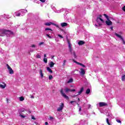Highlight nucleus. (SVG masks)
Here are the masks:
<instances>
[{
	"label": "nucleus",
	"mask_w": 125,
	"mask_h": 125,
	"mask_svg": "<svg viewBox=\"0 0 125 125\" xmlns=\"http://www.w3.org/2000/svg\"><path fill=\"white\" fill-rule=\"evenodd\" d=\"M1 33H2V35H6L7 36H8L9 35H13V32L6 29H2L0 30Z\"/></svg>",
	"instance_id": "nucleus-1"
},
{
	"label": "nucleus",
	"mask_w": 125,
	"mask_h": 125,
	"mask_svg": "<svg viewBox=\"0 0 125 125\" xmlns=\"http://www.w3.org/2000/svg\"><path fill=\"white\" fill-rule=\"evenodd\" d=\"M66 41L68 44V48H69V52L72 54L73 53V49H72V44H71V42H70V40H69V39H68V37L66 38Z\"/></svg>",
	"instance_id": "nucleus-2"
},
{
	"label": "nucleus",
	"mask_w": 125,
	"mask_h": 125,
	"mask_svg": "<svg viewBox=\"0 0 125 125\" xmlns=\"http://www.w3.org/2000/svg\"><path fill=\"white\" fill-rule=\"evenodd\" d=\"M60 93L63 97L65 98V99H66L67 100H69V97H68V96H67L66 94H65V93H64V91H63V89H61Z\"/></svg>",
	"instance_id": "nucleus-3"
},
{
	"label": "nucleus",
	"mask_w": 125,
	"mask_h": 125,
	"mask_svg": "<svg viewBox=\"0 0 125 125\" xmlns=\"http://www.w3.org/2000/svg\"><path fill=\"white\" fill-rule=\"evenodd\" d=\"M44 25H45V26H50V25H53L54 26L57 27V28H59V26L58 25L51 22H46L45 23Z\"/></svg>",
	"instance_id": "nucleus-4"
},
{
	"label": "nucleus",
	"mask_w": 125,
	"mask_h": 125,
	"mask_svg": "<svg viewBox=\"0 0 125 125\" xmlns=\"http://www.w3.org/2000/svg\"><path fill=\"white\" fill-rule=\"evenodd\" d=\"M63 108H64V103H62L61 104V105H60L59 107L57 108V111H58V112H60V111H62V110H63Z\"/></svg>",
	"instance_id": "nucleus-5"
},
{
	"label": "nucleus",
	"mask_w": 125,
	"mask_h": 125,
	"mask_svg": "<svg viewBox=\"0 0 125 125\" xmlns=\"http://www.w3.org/2000/svg\"><path fill=\"white\" fill-rule=\"evenodd\" d=\"M7 69L9 70V74H14V71H13L12 68H11V67L9 66V65H8V64H7Z\"/></svg>",
	"instance_id": "nucleus-6"
},
{
	"label": "nucleus",
	"mask_w": 125,
	"mask_h": 125,
	"mask_svg": "<svg viewBox=\"0 0 125 125\" xmlns=\"http://www.w3.org/2000/svg\"><path fill=\"white\" fill-rule=\"evenodd\" d=\"M115 36H116V37H117L118 38H119V39H121L124 43V44H125V40L124 39V38H123V37H122V36L118 34L117 33H115Z\"/></svg>",
	"instance_id": "nucleus-7"
},
{
	"label": "nucleus",
	"mask_w": 125,
	"mask_h": 125,
	"mask_svg": "<svg viewBox=\"0 0 125 125\" xmlns=\"http://www.w3.org/2000/svg\"><path fill=\"white\" fill-rule=\"evenodd\" d=\"M65 92H66V93H68V92H69V91H70V92H72L73 91H76V89H71L68 87H66L64 89Z\"/></svg>",
	"instance_id": "nucleus-8"
},
{
	"label": "nucleus",
	"mask_w": 125,
	"mask_h": 125,
	"mask_svg": "<svg viewBox=\"0 0 125 125\" xmlns=\"http://www.w3.org/2000/svg\"><path fill=\"white\" fill-rule=\"evenodd\" d=\"M105 24H106L107 26H112L113 22L108 19V20L105 21Z\"/></svg>",
	"instance_id": "nucleus-9"
},
{
	"label": "nucleus",
	"mask_w": 125,
	"mask_h": 125,
	"mask_svg": "<svg viewBox=\"0 0 125 125\" xmlns=\"http://www.w3.org/2000/svg\"><path fill=\"white\" fill-rule=\"evenodd\" d=\"M72 60H73V61L74 63H76V64H77L78 65H80V66H82V67H83V68H85V66L81 62H79L75 61V60H74V59Z\"/></svg>",
	"instance_id": "nucleus-10"
},
{
	"label": "nucleus",
	"mask_w": 125,
	"mask_h": 125,
	"mask_svg": "<svg viewBox=\"0 0 125 125\" xmlns=\"http://www.w3.org/2000/svg\"><path fill=\"white\" fill-rule=\"evenodd\" d=\"M80 75L82 76H84V75H85V70L83 68H80Z\"/></svg>",
	"instance_id": "nucleus-11"
},
{
	"label": "nucleus",
	"mask_w": 125,
	"mask_h": 125,
	"mask_svg": "<svg viewBox=\"0 0 125 125\" xmlns=\"http://www.w3.org/2000/svg\"><path fill=\"white\" fill-rule=\"evenodd\" d=\"M99 106L100 107H103L104 106H108V104H107V103H104V102H100L99 103Z\"/></svg>",
	"instance_id": "nucleus-12"
},
{
	"label": "nucleus",
	"mask_w": 125,
	"mask_h": 125,
	"mask_svg": "<svg viewBox=\"0 0 125 125\" xmlns=\"http://www.w3.org/2000/svg\"><path fill=\"white\" fill-rule=\"evenodd\" d=\"M99 20H100L102 23H104L105 21H104V20L102 19L101 18L97 17L96 19L97 22H98Z\"/></svg>",
	"instance_id": "nucleus-13"
},
{
	"label": "nucleus",
	"mask_w": 125,
	"mask_h": 125,
	"mask_svg": "<svg viewBox=\"0 0 125 125\" xmlns=\"http://www.w3.org/2000/svg\"><path fill=\"white\" fill-rule=\"evenodd\" d=\"M83 87H82L80 90L78 92V94H77V95H81V94H82V93H83Z\"/></svg>",
	"instance_id": "nucleus-14"
},
{
	"label": "nucleus",
	"mask_w": 125,
	"mask_h": 125,
	"mask_svg": "<svg viewBox=\"0 0 125 125\" xmlns=\"http://www.w3.org/2000/svg\"><path fill=\"white\" fill-rule=\"evenodd\" d=\"M61 25L62 26V27H66V26H68V23L66 22H62L61 24Z\"/></svg>",
	"instance_id": "nucleus-15"
},
{
	"label": "nucleus",
	"mask_w": 125,
	"mask_h": 125,
	"mask_svg": "<svg viewBox=\"0 0 125 125\" xmlns=\"http://www.w3.org/2000/svg\"><path fill=\"white\" fill-rule=\"evenodd\" d=\"M54 65H55V63H54V62H50L49 66L50 68H52L53 67H54Z\"/></svg>",
	"instance_id": "nucleus-16"
},
{
	"label": "nucleus",
	"mask_w": 125,
	"mask_h": 125,
	"mask_svg": "<svg viewBox=\"0 0 125 125\" xmlns=\"http://www.w3.org/2000/svg\"><path fill=\"white\" fill-rule=\"evenodd\" d=\"M3 83L4 85L0 84V87H1V88H5V87H6V84H5L4 83Z\"/></svg>",
	"instance_id": "nucleus-17"
},
{
	"label": "nucleus",
	"mask_w": 125,
	"mask_h": 125,
	"mask_svg": "<svg viewBox=\"0 0 125 125\" xmlns=\"http://www.w3.org/2000/svg\"><path fill=\"white\" fill-rule=\"evenodd\" d=\"M84 43V42H83V41H80L78 42L79 45H83V44Z\"/></svg>",
	"instance_id": "nucleus-18"
},
{
	"label": "nucleus",
	"mask_w": 125,
	"mask_h": 125,
	"mask_svg": "<svg viewBox=\"0 0 125 125\" xmlns=\"http://www.w3.org/2000/svg\"><path fill=\"white\" fill-rule=\"evenodd\" d=\"M40 75H41V78H43V74L42 73V70L40 69Z\"/></svg>",
	"instance_id": "nucleus-19"
},
{
	"label": "nucleus",
	"mask_w": 125,
	"mask_h": 125,
	"mask_svg": "<svg viewBox=\"0 0 125 125\" xmlns=\"http://www.w3.org/2000/svg\"><path fill=\"white\" fill-rule=\"evenodd\" d=\"M47 71H48V72L49 73H53L52 70H51L49 67H47Z\"/></svg>",
	"instance_id": "nucleus-20"
},
{
	"label": "nucleus",
	"mask_w": 125,
	"mask_h": 125,
	"mask_svg": "<svg viewBox=\"0 0 125 125\" xmlns=\"http://www.w3.org/2000/svg\"><path fill=\"white\" fill-rule=\"evenodd\" d=\"M85 93H86V94H89V93H90V89L88 88V89L86 90Z\"/></svg>",
	"instance_id": "nucleus-21"
},
{
	"label": "nucleus",
	"mask_w": 125,
	"mask_h": 125,
	"mask_svg": "<svg viewBox=\"0 0 125 125\" xmlns=\"http://www.w3.org/2000/svg\"><path fill=\"white\" fill-rule=\"evenodd\" d=\"M121 80H122V82L125 81V75H124L122 76Z\"/></svg>",
	"instance_id": "nucleus-22"
},
{
	"label": "nucleus",
	"mask_w": 125,
	"mask_h": 125,
	"mask_svg": "<svg viewBox=\"0 0 125 125\" xmlns=\"http://www.w3.org/2000/svg\"><path fill=\"white\" fill-rule=\"evenodd\" d=\"M73 78H70L69 80L67 82V83H73Z\"/></svg>",
	"instance_id": "nucleus-23"
},
{
	"label": "nucleus",
	"mask_w": 125,
	"mask_h": 125,
	"mask_svg": "<svg viewBox=\"0 0 125 125\" xmlns=\"http://www.w3.org/2000/svg\"><path fill=\"white\" fill-rule=\"evenodd\" d=\"M24 100H25V98L23 97H20V101H24Z\"/></svg>",
	"instance_id": "nucleus-24"
},
{
	"label": "nucleus",
	"mask_w": 125,
	"mask_h": 125,
	"mask_svg": "<svg viewBox=\"0 0 125 125\" xmlns=\"http://www.w3.org/2000/svg\"><path fill=\"white\" fill-rule=\"evenodd\" d=\"M106 123L108 125H112V124H111L109 122V119L108 118H106Z\"/></svg>",
	"instance_id": "nucleus-25"
},
{
	"label": "nucleus",
	"mask_w": 125,
	"mask_h": 125,
	"mask_svg": "<svg viewBox=\"0 0 125 125\" xmlns=\"http://www.w3.org/2000/svg\"><path fill=\"white\" fill-rule=\"evenodd\" d=\"M104 17H105V18L107 19V20H109V17H108V15L104 14Z\"/></svg>",
	"instance_id": "nucleus-26"
},
{
	"label": "nucleus",
	"mask_w": 125,
	"mask_h": 125,
	"mask_svg": "<svg viewBox=\"0 0 125 125\" xmlns=\"http://www.w3.org/2000/svg\"><path fill=\"white\" fill-rule=\"evenodd\" d=\"M66 62H67V61H66V60H64L63 61V64H62L63 67H64V66H65L66 65Z\"/></svg>",
	"instance_id": "nucleus-27"
},
{
	"label": "nucleus",
	"mask_w": 125,
	"mask_h": 125,
	"mask_svg": "<svg viewBox=\"0 0 125 125\" xmlns=\"http://www.w3.org/2000/svg\"><path fill=\"white\" fill-rule=\"evenodd\" d=\"M43 61L44 63H47V59L44 58Z\"/></svg>",
	"instance_id": "nucleus-28"
},
{
	"label": "nucleus",
	"mask_w": 125,
	"mask_h": 125,
	"mask_svg": "<svg viewBox=\"0 0 125 125\" xmlns=\"http://www.w3.org/2000/svg\"><path fill=\"white\" fill-rule=\"evenodd\" d=\"M53 79V76H52V75H50L49 76V80H51Z\"/></svg>",
	"instance_id": "nucleus-29"
},
{
	"label": "nucleus",
	"mask_w": 125,
	"mask_h": 125,
	"mask_svg": "<svg viewBox=\"0 0 125 125\" xmlns=\"http://www.w3.org/2000/svg\"><path fill=\"white\" fill-rule=\"evenodd\" d=\"M45 31H51V32H52V29L46 28L45 29Z\"/></svg>",
	"instance_id": "nucleus-30"
},
{
	"label": "nucleus",
	"mask_w": 125,
	"mask_h": 125,
	"mask_svg": "<svg viewBox=\"0 0 125 125\" xmlns=\"http://www.w3.org/2000/svg\"><path fill=\"white\" fill-rule=\"evenodd\" d=\"M73 55L74 58H77V55H76V52L75 51L73 52Z\"/></svg>",
	"instance_id": "nucleus-31"
},
{
	"label": "nucleus",
	"mask_w": 125,
	"mask_h": 125,
	"mask_svg": "<svg viewBox=\"0 0 125 125\" xmlns=\"http://www.w3.org/2000/svg\"><path fill=\"white\" fill-rule=\"evenodd\" d=\"M116 122L117 123H119V124H122V121H121V120H120L119 119L116 120Z\"/></svg>",
	"instance_id": "nucleus-32"
},
{
	"label": "nucleus",
	"mask_w": 125,
	"mask_h": 125,
	"mask_svg": "<svg viewBox=\"0 0 125 125\" xmlns=\"http://www.w3.org/2000/svg\"><path fill=\"white\" fill-rule=\"evenodd\" d=\"M46 37H47L49 39H51V36H49V34H46Z\"/></svg>",
	"instance_id": "nucleus-33"
},
{
	"label": "nucleus",
	"mask_w": 125,
	"mask_h": 125,
	"mask_svg": "<svg viewBox=\"0 0 125 125\" xmlns=\"http://www.w3.org/2000/svg\"><path fill=\"white\" fill-rule=\"evenodd\" d=\"M36 58H41V55L37 54L36 55Z\"/></svg>",
	"instance_id": "nucleus-34"
},
{
	"label": "nucleus",
	"mask_w": 125,
	"mask_h": 125,
	"mask_svg": "<svg viewBox=\"0 0 125 125\" xmlns=\"http://www.w3.org/2000/svg\"><path fill=\"white\" fill-rule=\"evenodd\" d=\"M58 37H59V38H61V39H63V37L62 36V35L59 34L58 35Z\"/></svg>",
	"instance_id": "nucleus-35"
},
{
	"label": "nucleus",
	"mask_w": 125,
	"mask_h": 125,
	"mask_svg": "<svg viewBox=\"0 0 125 125\" xmlns=\"http://www.w3.org/2000/svg\"><path fill=\"white\" fill-rule=\"evenodd\" d=\"M20 15H21V14L20 13H18V14L16 15V16L17 17H20Z\"/></svg>",
	"instance_id": "nucleus-36"
},
{
	"label": "nucleus",
	"mask_w": 125,
	"mask_h": 125,
	"mask_svg": "<svg viewBox=\"0 0 125 125\" xmlns=\"http://www.w3.org/2000/svg\"><path fill=\"white\" fill-rule=\"evenodd\" d=\"M43 43H44V42H41L39 43V45H42V44H43Z\"/></svg>",
	"instance_id": "nucleus-37"
},
{
	"label": "nucleus",
	"mask_w": 125,
	"mask_h": 125,
	"mask_svg": "<svg viewBox=\"0 0 125 125\" xmlns=\"http://www.w3.org/2000/svg\"><path fill=\"white\" fill-rule=\"evenodd\" d=\"M76 103V101H71V102H70V103L71 104H73V103Z\"/></svg>",
	"instance_id": "nucleus-38"
},
{
	"label": "nucleus",
	"mask_w": 125,
	"mask_h": 125,
	"mask_svg": "<svg viewBox=\"0 0 125 125\" xmlns=\"http://www.w3.org/2000/svg\"><path fill=\"white\" fill-rule=\"evenodd\" d=\"M53 119H54L53 117H52V116H49V120H53Z\"/></svg>",
	"instance_id": "nucleus-39"
},
{
	"label": "nucleus",
	"mask_w": 125,
	"mask_h": 125,
	"mask_svg": "<svg viewBox=\"0 0 125 125\" xmlns=\"http://www.w3.org/2000/svg\"><path fill=\"white\" fill-rule=\"evenodd\" d=\"M122 10H123V11H125V6H124V7H123Z\"/></svg>",
	"instance_id": "nucleus-40"
},
{
	"label": "nucleus",
	"mask_w": 125,
	"mask_h": 125,
	"mask_svg": "<svg viewBox=\"0 0 125 125\" xmlns=\"http://www.w3.org/2000/svg\"><path fill=\"white\" fill-rule=\"evenodd\" d=\"M41 2H45V0H40Z\"/></svg>",
	"instance_id": "nucleus-41"
},
{
	"label": "nucleus",
	"mask_w": 125,
	"mask_h": 125,
	"mask_svg": "<svg viewBox=\"0 0 125 125\" xmlns=\"http://www.w3.org/2000/svg\"><path fill=\"white\" fill-rule=\"evenodd\" d=\"M30 98L34 99V98H35V97H34V96L32 95V96H31Z\"/></svg>",
	"instance_id": "nucleus-42"
},
{
	"label": "nucleus",
	"mask_w": 125,
	"mask_h": 125,
	"mask_svg": "<svg viewBox=\"0 0 125 125\" xmlns=\"http://www.w3.org/2000/svg\"><path fill=\"white\" fill-rule=\"evenodd\" d=\"M20 117H21V118H25V116L22 115H20Z\"/></svg>",
	"instance_id": "nucleus-43"
},
{
	"label": "nucleus",
	"mask_w": 125,
	"mask_h": 125,
	"mask_svg": "<svg viewBox=\"0 0 125 125\" xmlns=\"http://www.w3.org/2000/svg\"><path fill=\"white\" fill-rule=\"evenodd\" d=\"M102 17V15H99V18H101Z\"/></svg>",
	"instance_id": "nucleus-44"
},
{
	"label": "nucleus",
	"mask_w": 125,
	"mask_h": 125,
	"mask_svg": "<svg viewBox=\"0 0 125 125\" xmlns=\"http://www.w3.org/2000/svg\"><path fill=\"white\" fill-rule=\"evenodd\" d=\"M31 47H36V45L35 44H33L31 46Z\"/></svg>",
	"instance_id": "nucleus-45"
},
{
	"label": "nucleus",
	"mask_w": 125,
	"mask_h": 125,
	"mask_svg": "<svg viewBox=\"0 0 125 125\" xmlns=\"http://www.w3.org/2000/svg\"><path fill=\"white\" fill-rule=\"evenodd\" d=\"M32 120H36V118L34 116L32 117Z\"/></svg>",
	"instance_id": "nucleus-46"
},
{
	"label": "nucleus",
	"mask_w": 125,
	"mask_h": 125,
	"mask_svg": "<svg viewBox=\"0 0 125 125\" xmlns=\"http://www.w3.org/2000/svg\"><path fill=\"white\" fill-rule=\"evenodd\" d=\"M79 111L81 112V111H82V107L80 106L79 108Z\"/></svg>",
	"instance_id": "nucleus-47"
},
{
	"label": "nucleus",
	"mask_w": 125,
	"mask_h": 125,
	"mask_svg": "<svg viewBox=\"0 0 125 125\" xmlns=\"http://www.w3.org/2000/svg\"><path fill=\"white\" fill-rule=\"evenodd\" d=\"M76 96H78V95H74V96H73L72 97H73L74 98H75V97H76Z\"/></svg>",
	"instance_id": "nucleus-48"
},
{
	"label": "nucleus",
	"mask_w": 125,
	"mask_h": 125,
	"mask_svg": "<svg viewBox=\"0 0 125 125\" xmlns=\"http://www.w3.org/2000/svg\"><path fill=\"white\" fill-rule=\"evenodd\" d=\"M45 125H48V123L45 122Z\"/></svg>",
	"instance_id": "nucleus-49"
},
{
	"label": "nucleus",
	"mask_w": 125,
	"mask_h": 125,
	"mask_svg": "<svg viewBox=\"0 0 125 125\" xmlns=\"http://www.w3.org/2000/svg\"><path fill=\"white\" fill-rule=\"evenodd\" d=\"M44 58H45V57H46V54H44Z\"/></svg>",
	"instance_id": "nucleus-50"
},
{
	"label": "nucleus",
	"mask_w": 125,
	"mask_h": 125,
	"mask_svg": "<svg viewBox=\"0 0 125 125\" xmlns=\"http://www.w3.org/2000/svg\"><path fill=\"white\" fill-rule=\"evenodd\" d=\"M113 26H111V27H110L111 30H113Z\"/></svg>",
	"instance_id": "nucleus-51"
},
{
	"label": "nucleus",
	"mask_w": 125,
	"mask_h": 125,
	"mask_svg": "<svg viewBox=\"0 0 125 125\" xmlns=\"http://www.w3.org/2000/svg\"><path fill=\"white\" fill-rule=\"evenodd\" d=\"M78 100L79 102H80V98H78Z\"/></svg>",
	"instance_id": "nucleus-52"
},
{
	"label": "nucleus",
	"mask_w": 125,
	"mask_h": 125,
	"mask_svg": "<svg viewBox=\"0 0 125 125\" xmlns=\"http://www.w3.org/2000/svg\"><path fill=\"white\" fill-rule=\"evenodd\" d=\"M54 57V56H52V58H53Z\"/></svg>",
	"instance_id": "nucleus-53"
},
{
	"label": "nucleus",
	"mask_w": 125,
	"mask_h": 125,
	"mask_svg": "<svg viewBox=\"0 0 125 125\" xmlns=\"http://www.w3.org/2000/svg\"><path fill=\"white\" fill-rule=\"evenodd\" d=\"M77 104L78 106H79V104L77 103Z\"/></svg>",
	"instance_id": "nucleus-54"
},
{
	"label": "nucleus",
	"mask_w": 125,
	"mask_h": 125,
	"mask_svg": "<svg viewBox=\"0 0 125 125\" xmlns=\"http://www.w3.org/2000/svg\"><path fill=\"white\" fill-rule=\"evenodd\" d=\"M95 26H97V25L95 24Z\"/></svg>",
	"instance_id": "nucleus-55"
}]
</instances>
